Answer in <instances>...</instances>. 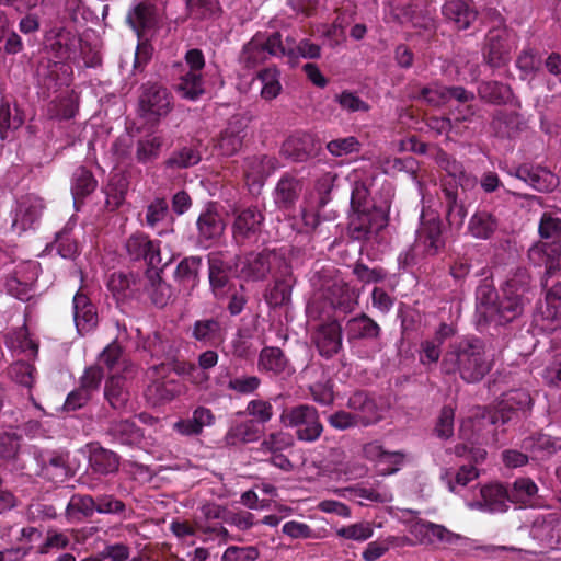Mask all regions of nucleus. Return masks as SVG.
<instances>
[{
    "label": "nucleus",
    "mask_w": 561,
    "mask_h": 561,
    "mask_svg": "<svg viewBox=\"0 0 561 561\" xmlns=\"http://www.w3.org/2000/svg\"><path fill=\"white\" fill-rule=\"evenodd\" d=\"M483 60L492 68H500L510 60V46L505 28H493L485 37Z\"/></svg>",
    "instance_id": "nucleus-20"
},
{
    "label": "nucleus",
    "mask_w": 561,
    "mask_h": 561,
    "mask_svg": "<svg viewBox=\"0 0 561 561\" xmlns=\"http://www.w3.org/2000/svg\"><path fill=\"white\" fill-rule=\"evenodd\" d=\"M128 191L127 179L119 173L111 176L107 185L104 188L106 201L105 206L108 210L114 211L119 208L125 202Z\"/></svg>",
    "instance_id": "nucleus-47"
},
{
    "label": "nucleus",
    "mask_w": 561,
    "mask_h": 561,
    "mask_svg": "<svg viewBox=\"0 0 561 561\" xmlns=\"http://www.w3.org/2000/svg\"><path fill=\"white\" fill-rule=\"evenodd\" d=\"M96 188V180L92 172L84 167L75 170L71 176V193L77 205Z\"/></svg>",
    "instance_id": "nucleus-48"
},
{
    "label": "nucleus",
    "mask_w": 561,
    "mask_h": 561,
    "mask_svg": "<svg viewBox=\"0 0 561 561\" xmlns=\"http://www.w3.org/2000/svg\"><path fill=\"white\" fill-rule=\"evenodd\" d=\"M35 367L25 362H16L9 368V375L11 379L26 388H32L35 381Z\"/></svg>",
    "instance_id": "nucleus-62"
},
{
    "label": "nucleus",
    "mask_w": 561,
    "mask_h": 561,
    "mask_svg": "<svg viewBox=\"0 0 561 561\" xmlns=\"http://www.w3.org/2000/svg\"><path fill=\"white\" fill-rule=\"evenodd\" d=\"M528 534L530 537L529 548H519V551L535 554L545 550H561V514L548 512L536 515L529 525ZM502 549L516 550L507 547H502Z\"/></svg>",
    "instance_id": "nucleus-3"
},
{
    "label": "nucleus",
    "mask_w": 561,
    "mask_h": 561,
    "mask_svg": "<svg viewBox=\"0 0 561 561\" xmlns=\"http://www.w3.org/2000/svg\"><path fill=\"white\" fill-rule=\"evenodd\" d=\"M161 147L162 140L160 137L149 136L141 139L137 144L136 158L141 163L152 161L158 158Z\"/></svg>",
    "instance_id": "nucleus-58"
},
{
    "label": "nucleus",
    "mask_w": 561,
    "mask_h": 561,
    "mask_svg": "<svg viewBox=\"0 0 561 561\" xmlns=\"http://www.w3.org/2000/svg\"><path fill=\"white\" fill-rule=\"evenodd\" d=\"M160 241L150 239L144 232L133 233L125 242L126 252L131 261H144L149 268L157 270L168 265L161 257Z\"/></svg>",
    "instance_id": "nucleus-12"
},
{
    "label": "nucleus",
    "mask_w": 561,
    "mask_h": 561,
    "mask_svg": "<svg viewBox=\"0 0 561 561\" xmlns=\"http://www.w3.org/2000/svg\"><path fill=\"white\" fill-rule=\"evenodd\" d=\"M497 229V217L485 209L477 210L468 222V232L476 239L488 240Z\"/></svg>",
    "instance_id": "nucleus-38"
},
{
    "label": "nucleus",
    "mask_w": 561,
    "mask_h": 561,
    "mask_svg": "<svg viewBox=\"0 0 561 561\" xmlns=\"http://www.w3.org/2000/svg\"><path fill=\"white\" fill-rule=\"evenodd\" d=\"M106 434L116 443L126 446H136L142 440L141 430L131 420L111 421Z\"/></svg>",
    "instance_id": "nucleus-34"
},
{
    "label": "nucleus",
    "mask_w": 561,
    "mask_h": 561,
    "mask_svg": "<svg viewBox=\"0 0 561 561\" xmlns=\"http://www.w3.org/2000/svg\"><path fill=\"white\" fill-rule=\"evenodd\" d=\"M442 14L460 31L469 28L478 15L477 11L463 0L446 1L442 8Z\"/></svg>",
    "instance_id": "nucleus-35"
},
{
    "label": "nucleus",
    "mask_w": 561,
    "mask_h": 561,
    "mask_svg": "<svg viewBox=\"0 0 561 561\" xmlns=\"http://www.w3.org/2000/svg\"><path fill=\"white\" fill-rule=\"evenodd\" d=\"M319 149L310 134H296L286 139L282 152L295 162H304L313 157Z\"/></svg>",
    "instance_id": "nucleus-28"
},
{
    "label": "nucleus",
    "mask_w": 561,
    "mask_h": 561,
    "mask_svg": "<svg viewBox=\"0 0 561 561\" xmlns=\"http://www.w3.org/2000/svg\"><path fill=\"white\" fill-rule=\"evenodd\" d=\"M207 262L210 291L216 299H225L236 287L230 277L232 265L224 260L221 252L208 254Z\"/></svg>",
    "instance_id": "nucleus-15"
},
{
    "label": "nucleus",
    "mask_w": 561,
    "mask_h": 561,
    "mask_svg": "<svg viewBox=\"0 0 561 561\" xmlns=\"http://www.w3.org/2000/svg\"><path fill=\"white\" fill-rule=\"evenodd\" d=\"M287 264L283 253L276 250H264L252 253L245 259L242 273L253 280H262L271 273L276 275Z\"/></svg>",
    "instance_id": "nucleus-13"
},
{
    "label": "nucleus",
    "mask_w": 561,
    "mask_h": 561,
    "mask_svg": "<svg viewBox=\"0 0 561 561\" xmlns=\"http://www.w3.org/2000/svg\"><path fill=\"white\" fill-rule=\"evenodd\" d=\"M491 368L492 362L479 339H466L451 343L440 363L443 374H458L467 383L481 381Z\"/></svg>",
    "instance_id": "nucleus-1"
},
{
    "label": "nucleus",
    "mask_w": 561,
    "mask_h": 561,
    "mask_svg": "<svg viewBox=\"0 0 561 561\" xmlns=\"http://www.w3.org/2000/svg\"><path fill=\"white\" fill-rule=\"evenodd\" d=\"M358 291L342 280L333 282L325 291V299L331 306L343 312H351L357 305Z\"/></svg>",
    "instance_id": "nucleus-31"
},
{
    "label": "nucleus",
    "mask_w": 561,
    "mask_h": 561,
    "mask_svg": "<svg viewBox=\"0 0 561 561\" xmlns=\"http://www.w3.org/2000/svg\"><path fill=\"white\" fill-rule=\"evenodd\" d=\"M511 503L507 485L500 482H492L480 488V500L470 503L471 508L488 513H505Z\"/></svg>",
    "instance_id": "nucleus-18"
},
{
    "label": "nucleus",
    "mask_w": 561,
    "mask_h": 561,
    "mask_svg": "<svg viewBox=\"0 0 561 561\" xmlns=\"http://www.w3.org/2000/svg\"><path fill=\"white\" fill-rule=\"evenodd\" d=\"M443 194L447 207L446 220L451 228L460 229L467 217V208L458 198L457 187L445 184L443 186Z\"/></svg>",
    "instance_id": "nucleus-41"
},
{
    "label": "nucleus",
    "mask_w": 561,
    "mask_h": 561,
    "mask_svg": "<svg viewBox=\"0 0 561 561\" xmlns=\"http://www.w3.org/2000/svg\"><path fill=\"white\" fill-rule=\"evenodd\" d=\"M274 285L265 295L266 302L273 307H280L290 301L291 290L296 284V278L293 275L291 266L287 264L279 272L276 273Z\"/></svg>",
    "instance_id": "nucleus-25"
},
{
    "label": "nucleus",
    "mask_w": 561,
    "mask_h": 561,
    "mask_svg": "<svg viewBox=\"0 0 561 561\" xmlns=\"http://www.w3.org/2000/svg\"><path fill=\"white\" fill-rule=\"evenodd\" d=\"M538 233L541 239L550 242H536L528 250L529 261L537 266H545L542 285L547 287V277L560 270L561 261V217L554 211H545L539 220Z\"/></svg>",
    "instance_id": "nucleus-2"
},
{
    "label": "nucleus",
    "mask_w": 561,
    "mask_h": 561,
    "mask_svg": "<svg viewBox=\"0 0 561 561\" xmlns=\"http://www.w3.org/2000/svg\"><path fill=\"white\" fill-rule=\"evenodd\" d=\"M264 214L257 206H250L236 211L232 224V238L239 245L256 241L264 225Z\"/></svg>",
    "instance_id": "nucleus-11"
},
{
    "label": "nucleus",
    "mask_w": 561,
    "mask_h": 561,
    "mask_svg": "<svg viewBox=\"0 0 561 561\" xmlns=\"http://www.w3.org/2000/svg\"><path fill=\"white\" fill-rule=\"evenodd\" d=\"M171 365H153L147 370V377L150 383L145 390V397L152 405H158L171 401L180 393L178 380L170 378Z\"/></svg>",
    "instance_id": "nucleus-9"
},
{
    "label": "nucleus",
    "mask_w": 561,
    "mask_h": 561,
    "mask_svg": "<svg viewBox=\"0 0 561 561\" xmlns=\"http://www.w3.org/2000/svg\"><path fill=\"white\" fill-rule=\"evenodd\" d=\"M477 91L482 101L494 105L506 104L514 96L511 85L495 80L481 81Z\"/></svg>",
    "instance_id": "nucleus-40"
},
{
    "label": "nucleus",
    "mask_w": 561,
    "mask_h": 561,
    "mask_svg": "<svg viewBox=\"0 0 561 561\" xmlns=\"http://www.w3.org/2000/svg\"><path fill=\"white\" fill-rule=\"evenodd\" d=\"M379 205H376L369 198V191L364 183H355L351 194V211L360 210H375Z\"/></svg>",
    "instance_id": "nucleus-59"
},
{
    "label": "nucleus",
    "mask_w": 561,
    "mask_h": 561,
    "mask_svg": "<svg viewBox=\"0 0 561 561\" xmlns=\"http://www.w3.org/2000/svg\"><path fill=\"white\" fill-rule=\"evenodd\" d=\"M259 435L260 430L254 420H247L232 424L227 431L224 442L227 446H239L255 442Z\"/></svg>",
    "instance_id": "nucleus-44"
},
{
    "label": "nucleus",
    "mask_w": 561,
    "mask_h": 561,
    "mask_svg": "<svg viewBox=\"0 0 561 561\" xmlns=\"http://www.w3.org/2000/svg\"><path fill=\"white\" fill-rule=\"evenodd\" d=\"M141 294H146L151 302L162 308L173 298V289L160 275V272L148 268L141 276Z\"/></svg>",
    "instance_id": "nucleus-22"
},
{
    "label": "nucleus",
    "mask_w": 561,
    "mask_h": 561,
    "mask_svg": "<svg viewBox=\"0 0 561 561\" xmlns=\"http://www.w3.org/2000/svg\"><path fill=\"white\" fill-rule=\"evenodd\" d=\"M95 513V499L90 494L73 493L65 508L69 523H82Z\"/></svg>",
    "instance_id": "nucleus-36"
},
{
    "label": "nucleus",
    "mask_w": 561,
    "mask_h": 561,
    "mask_svg": "<svg viewBox=\"0 0 561 561\" xmlns=\"http://www.w3.org/2000/svg\"><path fill=\"white\" fill-rule=\"evenodd\" d=\"M279 76V71L274 67H267L257 72L256 77L262 83L261 96L264 100H273L280 93Z\"/></svg>",
    "instance_id": "nucleus-52"
},
{
    "label": "nucleus",
    "mask_w": 561,
    "mask_h": 561,
    "mask_svg": "<svg viewBox=\"0 0 561 561\" xmlns=\"http://www.w3.org/2000/svg\"><path fill=\"white\" fill-rule=\"evenodd\" d=\"M41 470L46 479L55 483L65 482L75 474L69 466V453L51 451L42 456Z\"/></svg>",
    "instance_id": "nucleus-24"
},
{
    "label": "nucleus",
    "mask_w": 561,
    "mask_h": 561,
    "mask_svg": "<svg viewBox=\"0 0 561 561\" xmlns=\"http://www.w3.org/2000/svg\"><path fill=\"white\" fill-rule=\"evenodd\" d=\"M33 280V276L24 277L22 271L16 270L5 278L4 286L11 296L20 300H27L31 296Z\"/></svg>",
    "instance_id": "nucleus-51"
},
{
    "label": "nucleus",
    "mask_w": 561,
    "mask_h": 561,
    "mask_svg": "<svg viewBox=\"0 0 561 561\" xmlns=\"http://www.w3.org/2000/svg\"><path fill=\"white\" fill-rule=\"evenodd\" d=\"M104 398L114 410L123 411L126 409L129 401V391L123 376L113 375L105 381Z\"/></svg>",
    "instance_id": "nucleus-42"
},
{
    "label": "nucleus",
    "mask_w": 561,
    "mask_h": 561,
    "mask_svg": "<svg viewBox=\"0 0 561 561\" xmlns=\"http://www.w3.org/2000/svg\"><path fill=\"white\" fill-rule=\"evenodd\" d=\"M506 485L513 504L527 506L538 493L537 484L528 477L517 478L513 483Z\"/></svg>",
    "instance_id": "nucleus-46"
},
{
    "label": "nucleus",
    "mask_w": 561,
    "mask_h": 561,
    "mask_svg": "<svg viewBox=\"0 0 561 561\" xmlns=\"http://www.w3.org/2000/svg\"><path fill=\"white\" fill-rule=\"evenodd\" d=\"M73 320L79 334L91 332L98 325L96 307L89 297L78 291L73 297Z\"/></svg>",
    "instance_id": "nucleus-27"
},
{
    "label": "nucleus",
    "mask_w": 561,
    "mask_h": 561,
    "mask_svg": "<svg viewBox=\"0 0 561 561\" xmlns=\"http://www.w3.org/2000/svg\"><path fill=\"white\" fill-rule=\"evenodd\" d=\"M45 205L41 197L26 194L16 201V206L13 210L12 230L22 233L30 229H34L38 224Z\"/></svg>",
    "instance_id": "nucleus-14"
},
{
    "label": "nucleus",
    "mask_w": 561,
    "mask_h": 561,
    "mask_svg": "<svg viewBox=\"0 0 561 561\" xmlns=\"http://www.w3.org/2000/svg\"><path fill=\"white\" fill-rule=\"evenodd\" d=\"M337 174L334 172H327L319 176L314 184V190L318 195V209H322L330 201Z\"/></svg>",
    "instance_id": "nucleus-61"
},
{
    "label": "nucleus",
    "mask_w": 561,
    "mask_h": 561,
    "mask_svg": "<svg viewBox=\"0 0 561 561\" xmlns=\"http://www.w3.org/2000/svg\"><path fill=\"white\" fill-rule=\"evenodd\" d=\"M174 91L181 99L197 101L206 93L203 75L181 72L173 85Z\"/></svg>",
    "instance_id": "nucleus-37"
},
{
    "label": "nucleus",
    "mask_w": 561,
    "mask_h": 561,
    "mask_svg": "<svg viewBox=\"0 0 561 561\" xmlns=\"http://www.w3.org/2000/svg\"><path fill=\"white\" fill-rule=\"evenodd\" d=\"M531 277L524 266L510 270L501 285L502 311L508 319L522 316L525 306V295L530 290Z\"/></svg>",
    "instance_id": "nucleus-4"
},
{
    "label": "nucleus",
    "mask_w": 561,
    "mask_h": 561,
    "mask_svg": "<svg viewBox=\"0 0 561 561\" xmlns=\"http://www.w3.org/2000/svg\"><path fill=\"white\" fill-rule=\"evenodd\" d=\"M415 245L426 255H436L445 248L443 222L433 211L422 213Z\"/></svg>",
    "instance_id": "nucleus-10"
},
{
    "label": "nucleus",
    "mask_w": 561,
    "mask_h": 561,
    "mask_svg": "<svg viewBox=\"0 0 561 561\" xmlns=\"http://www.w3.org/2000/svg\"><path fill=\"white\" fill-rule=\"evenodd\" d=\"M280 422L290 428H295L298 440L313 443L323 433L318 410L313 405L298 404L287 408L282 412Z\"/></svg>",
    "instance_id": "nucleus-5"
},
{
    "label": "nucleus",
    "mask_w": 561,
    "mask_h": 561,
    "mask_svg": "<svg viewBox=\"0 0 561 561\" xmlns=\"http://www.w3.org/2000/svg\"><path fill=\"white\" fill-rule=\"evenodd\" d=\"M390 205L387 201L375 210L350 211L347 233L351 239L366 241L377 236L388 225Z\"/></svg>",
    "instance_id": "nucleus-6"
},
{
    "label": "nucleus",
    "mask_w": 561,
    "mask_h": 561,
    "mask_svg": "<svg viewBox=\"0 0 561 561\" xmlns=\"http://www.w3.org/2000/svg\"><path fill=\"white\" fill-rule=\"evenodd\" d=\"M420 99L433 106L444 105L448 103V87L432 83L421 89Z\"/></svg>",
    "instance_id": "nucleus-64"
},
{
    "label": "nucleus",
    "mask_w": 561,
    "mask_h": 561,
    "mask_svg": "<svg viewBox=\"0 0 561 561\" xmlns=\"http://www.w3.org/2000/svg\"><path fill=\"white\" fill-rule=\"evenodd\" d=\"M197 229L201 242H213L224 233L225 222L217 211L207 209L199 215Z\"/></svg>",
    "instance_id": "nucleus-39"
},
{
    "label": "nucleus",
    "mask_w": 561,
    "mask_h": 561,
    "mask_svg": "<svg viewBox=\"0 0 561 561\" xmlns=\"http://www.w3.org/2000/svg\"><path fill=\"white\" fill-rule=\"evenodd\" d=\"M203 259L197 255L186 256L181 260L174 272V279L184 289L193 290L201 280Z\"/></svg>",
    "instance_id": "nucleus-33"
},
{
    "label": "nucleus",
    "mask_w": 561,
    "mask_h": 561,
    "mask_svg": "<svg viewBox=\"0 0 561 561\" xmlns=\"http://www.w3.org/2000/svg\"><path fill=\"white\" fill-rule=\"evenodd\" d=\"M533 408V399L524 389L511 390L503 394L494 410L488 411L484 417L491 424H506L525 417Z\"/></svg>",
    "instance_id": "nucleus-7"
},
{
    "label": "nucleus",
    "mask_w": 561,
    "mask_h": 561,
    "mask_svg": "<svg viewBox=\"0 0 561 561\" xmlns=\"http://www.w3.org/2000/svg\"><path fill=\"white\" fill-rule=\"evenodd\" d=\"M257 368L261 371L272 373L277 376H289L295 371L284 352L275 346H265L261 350L257 359Z\"/></svg>",
    "instance_id": "nucleus-29"
},
{
    "label": "nucleus",
    "mask_w": 561,
    "mask_h": 561,
    "mask_svg": "<svg viewBox=\"0 0 561 561\" xmlns=\"http://www.w3.org/2000/svg\"><path fill=\"white\" fill-rule=\"evenodd\" d=\"M513 174L539 192L552 191L558 185L557 176L541 167L523 164L517 167Z\"/></svg>",
    "instance_id": "nucleus-23"
},
{
    "label": "nucleus",
    "mask_w": 561,
    "mask_h": 561,
    "mask_svg": "<svg viewBox=\"0 0 561 561\" xmlns=\"http://www.w3.org/2000/svg\"><path fill=\"white\" fill-rule=\"evenodd\" d=\"M90 468L99 474H111L118 471L119 456L103 447H96L90 451Z\"/></svg>",
    "instance_id": "nucleus-45"
},
{
    "label": "nucleus",
    "mask_w": 561,
    "mask_h": 561,
    "mask_svg": "<svg viewBox=\"0 0 561 561\" xmlns=\"http://www.w3.org/2000/svg\"><path fill=\"white\" fill-rule=\"evenodd\" d=\"M304 188L301 179L285 173L277 182L274 201L279 209H290L295 206Z\"/></svg>",
    "instance_id": "nucleus-26"
},
{
    "label": "nucleus",
    "mask_w": 561,
    "mask_h": 561,
    "mask_svg": "<svg viewBox=\"0 0 561 561\" xmlns=\"http://www.w3.org/2000/svg\"><path fill=\"white\" fill-rule=\"evenodd\" d=\"M478 477L477 468L473 465H466L461 466L456 473L446 469L442 474V480L446 482L449 491L455 492L456 485L466 486Z\"/></svg>",
    "instance_id": "nucleus-53"
},
{
    "label": "nucleus",
    "mask_w": 561,
    "mask_h": 561,
    "mask_svg": "<svg viewBox=\"0 0 561 561\" xmlns=\"http://www.w3.org/2000/svg\"><path fill=\"white\" fill-rule=\"evenodd\" d=\"M346 334L348 341L377 340L381 335L380 325L366 313L351 318L346 322Z\"/></svg>",
    "instance_id": "nucleus-32"
},
{
    "label": "nucleus",
    "mask_w": 561,
    "mask_h": 561,
    "mask_svg": "<svg viewBox=\"0 0 561 561\" xmlns=\"http://www.w3.org/2000/svg\"><path fill=\"white\" fill-rule=\"evenodd\" d=\"M139 106L144 115L165 116L172 110V95L161 84H146L142 87Z\"/></svg>",
    "instance_id": "nucleus-16"
},
{
    "label": "nucleus",
    "mask_w": 561,
    "mask_h": 561,
    "mask_svg": "<svg viewBox=\"0 0 561 561\" xmlns=\"http://www.w3.org/2000/svg\"><path fill=\"white\" fill-rule=\"evenodd\" d=\"M202 160L201 151L195 146H184L174 150L165 161L167 168L179 170L198 164Z\"/></svg>",
    "instance_id": "nucleus-50"
},
{
    "label": "nucleus",
    "mask_w": 561,
    "mask_h": 561,
    "mask_svg": "<svg viewBox=\"0 0 561 561\" xmlns=\"http://www.w3.org/2000/svg\"><path fill=\"white\" fill-rule=\"evenodd\" d=\"M346 407L359 426L367 427L381 420L380 410L375 398L366 391L358 390L352 393Z\"/></svg>",
    "instance_id": "nucleus-17"
},
{
    "label": "nucleus",
    "mask_w": 561,
    "mask_h": 561,
    "mask_svg": "<svg viewBox=\"0 0 561 561\" xmlns=\"http://www.w3.org/2000/svg\"><path fill=\"white\" fill-rule=\"evenodd\" d=\"M261 383V379L254 375L234 376L233 380L229 381L228 390L238 396H250L255 393Z\"/></svg>",
    "instance_id": "nucleus-60"
},
{
    "label": "nucleus",
    "mask_w": 561,
    "mask_h": 561,
    "mask_svg": "<svg viewBox=\"0 0 561 561\" xmlns=\"http://www.w3.org/2000/svg\"><path fill=\"white\" fill-rule=\"evenodd\" d=\"M267 57L262 42V34H256L243 46L239 59L247 68H254L264 62Z\"/></svg>",
    "instance_id": "nucleus-49"
},
{
    "label": "nucleus",
    "mask_w": 561,
    "mask_h": 561,
    "mask_svg": "<svg viewBox=\"0 0 561 561\" xmlns=\"http://www.w3.org/2000/svg\"><path fill=\"white\" fill-rule=\"evenodd\" d=\"M526 127L524 117L514 111L497 110L490 122L491 133L501 139H514Z\"/></svg>",
    "instance_id": "nucleus-21"
},
{
    "label": "nucleus",
    "mask_w": 561,
    "mask_h": 561,
    "mask_svg": "<svg viewBox=\"0 0 561 561\" xmlns=\"http://www.w3.org/2000/svg\"><path fill=\"white\" fill-rule=\"evenodd\" d=\"M225 329L215 318L201 319L192 327V336L204 344H216L224 339Z\"/></svg>",
    "instance_id": "nucleus-43"
},
{
    "label": "nucleus",
    "mask_w": 561,
    "mask_h": 561,
    "mask_svg": "<svg viewBox=\"0 0 561 561\" xmlns=\"http://www.w3.org/2000/svg\"><path fill=\"white\" fill-rule=\"evenodd\" d=\"M311 340L319 354L330 359L342 350V328L335 320L322 323L313 331Z\"/></svg>",
    "instance_id": "nucleus-19"
},
{
    "label": "nucleus",
    "mask_w": 561,
    "mask_h": 561,
    "mask_svg": "<svg viewBox=\"0 0 561 561\" xmlns=\"http://www.w3.org/2000/svg\"><path fill=\"white\" fill-rule=\"evenodd\" d=\"M141 276L130 274H113L110 279V287L112 290L125 293L129 291L130 295H140L141 294Z\"/></svg>",
    "instance_id": "nucleus-56"
},
{
    "label": "nucleus",
    "mask_w": 561,
    "mask_h": 561,
    "mask_svg": "<svg viewBox=\"0 0 561 561\" xmlns=\"http://www.w3.org/2000/svg\"><path fill=\"white\" fill-rule=\"evenodd\" d=\"M516 66L522 72V78L526 79L528 77L535 76V73L540 69L541 61L539 57L536 55L535 50L528 48L524 49L516 59Z\"/></svg>",
    "instance_id": "nucleus-63"
},
{
    "label": "nucleus",
    "mask_w": 561,
    "mask_h": 561,
    "mask_svg": "<svg viewBox=\"0 0 561 561\" xmlns=\"http://www.w3.org/2000/svg\"><path fill=\"white\" fill-rule=\"evenodd\" d=\"M294 446V438L286 432H273L267 434L261 442L260 450L264 454H275Z\"/></svg>",
    "instance_id": "nucleus-55"
},
{
    "label": "nucleus",
    "mask_w": 561,
    "mask_h": 561,
    "mask_svg": "<svg viewBox=\"0 0 561 561\" xmlns=\"http://www.w3.org/2000/svg\"><path fill=\"white\" fill-rule=\"evenodd\" d=\"M126 21L140 38L158 24L157 9L150 2H139L128 11Z\"/></svg>",
    "instance_id": "nucleus-30"
},
{
    "label": "nucleus",
    "mask_w": 561,
    "mask_h": 561,
    "mask_svg": "<svg viewBox=\"0 0 561 561\" xmlns=\"http://www.w3.org/2000/svg\"><path fill=\"white\" fill-rule=\"evenodd\" d=\"M502 297L491 282L483 279L476 290V314L479 324L494 322L504 325L514 319H508L502 311Z\"/></svg>",
    "instance_id": "nucleus-8"
},
{
    "label": "nucleus",
    "mask_w": 561,
    "mask_h": 561,
    "mask_svg": "<svg viewBox=\"0 0 561 561\" xmlns=\"http://www.w3.org/2000/svg\"><path fill=\"white\" fill-rule=\"evenodd\" d=\"M23 122L22 114L16 107L13 112L11 111L10 100L0 90V133L2 134L7 129H18Z\"/></svg>",
    "instance_id": "nucleus-54"
},
{
    "label": "nucleus",
    "mask_w": 561,
    "mask_h": 561,
    "mask_svg": "<svg viewBox=\"0 0 561 561\" xmlns=\"http://www.w3.org/2000/svg\"><path fill=\"white\" fill-rule=\"evenodd\" d=\"M242 130L233 127L226 128L218 140V149L224 156L230 157L236 154L242 147L244 135Z\"/></svg>",
    "instance_id": "nucleus-57"
}]
</instances>
